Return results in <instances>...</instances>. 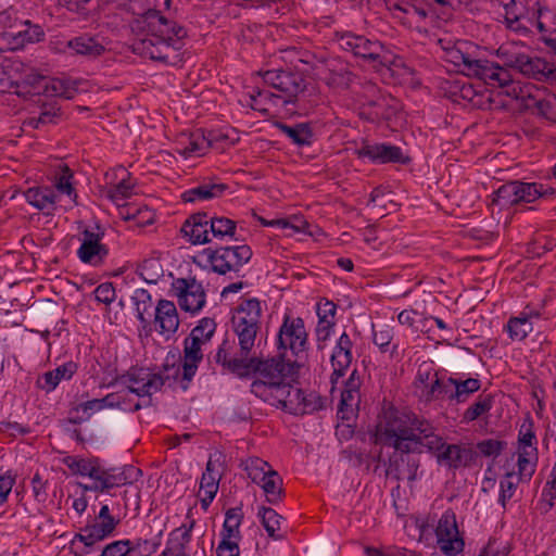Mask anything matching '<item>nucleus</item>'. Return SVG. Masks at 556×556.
I'll use <instances>...</instances> for the list:
<instances>
[{"label": "nucleus", "instance_id": "nucleus-1", "mask_svg": "<svg viewBox=\"0 0 556 556\" xmlns=\"http://www.w3.org/2000/svg\"><path fill=\"white\" fill-rule=\"evenodd\" d=\"M261 317L262 308L257 299L243 300L236 308L231 318V329L236 338L232 342L224 340L214 357L224 370L231 374L248 362L249 357L257 354Z\"/></svg>", "mask_w": 556, "mask_h": 556}, {"label": "nucleus", "instance_id": "nucleus-2", "mask_svg": "<svg viewBox=\"0 0 556 556\" xmlns=\"http://www.w3.org/2000/svg\"><path fill=\"white\" fill-rule=\"evenodd\" d=\"M376 442L394 450L421 453L433 448L438 439L435 428L428 419L409 410L390 408L376 427Z\"/></svg>", "mask_w": 556, "mask_h": 556}, {"label": "nucleus", "instance_id": "nucleus-3", "mask_svg": "<svg viewBox=\"0 0 556 556\" xmlns=\"http://www.w3.org/2000/svg\"><path fill=\"white\" fill-rule=\"evenodd\" d=\"M303 366L299 359H291L287 354L278 352V355L263 358L257 354L249 357V361L241 364L239 369L231 374L241 379H247L253 375L270 382H278L279 387H285L290 381H295L299 370Z\"/></svg>", "mask_w": 556, "mask_h": 556}, {"label": "nucleus", "instance_id": "nucleus-4", "mask_svg": "<svg viewBox=\"0 0 556 556\" xmlns=\"http://www.w3.org/2000/svg\"><path fill=\"white\" fill-rule=\"evenodd\" d=\"M277 349L278 352L285 354L289 350L295 357L294 359L303 363V359L306 358L307 332L301 317L285 316L277 336Z\"/></svg>", "mask_w": 556, "mask_h": 556}, {"label": "nucleus", "instance_id": "nucleus-5", "mask_svg": "<svg viewBox=\"0 0 556 556\" xmlns=\"http://www.w3.org/2000/svg\"><path fill=\"white\" fill-rule=\"evenodd\" d=\"M334 40L342 50L351 52L355 56L378 62L381 65L387 62L388 51L378 40H369L365 36L351 31H337Z\"/></svg>", "mask_w": 556, "mask_h": 556}, {"label": "nucleus", "instance_id": "nucleus-6", "mask_svg": "<svg viewBox=\"0 0 556 556\" xmlns=\"http://www.w3.org/2000/svg\"><path fill=\"white\" fill-rule=\"evenodd\" d=\"M480 387L481 382L476 378L460 380L450 377L446 380L437 379L430 389L425 390L424 395L426 396V402H432L440 399L441 395H447L450 401L464 403Z\"/></svg>", "mask_w": 556, "mask_h": 556}, {"label": "nucleus", "instance_id": "nucleus-7", "mask_svg": "<svg viewBox=\"0 0 556 556\" xmlns=\"http://www.w3.org/2000/svg\"><path fill=\"white\" fill-rule=\"evenodd\" d=\"M142 476V471L132 466L125 465L118 468L99 467V473L96 482L89 485H83L85 491L108 492L113 488H118L137 482Z\"/></svg>", "mask_w": 556, "mask_h": 556}, {"label": "nucleus", "instance_id": "nucleus-8", "mask_svg": "<svg viewBox=\"0 0 556 556\" xmlns=\"http://www.w3.org/2000/svg\"><path fill=\"white\" fill-rule=\"evenodd\" d=\"M170 291L177 298L180 308L186 312L197 313L205 305L204 288L194 277L174 279Z\"/></svg>", "mask_w": 556, "mask_h": 556}, {"label": "nucleus", "instance_id": "nucleus-9", "mask_svg": "<svg viewBox=\"0 0 556 556\" xmlns=\"http://www.w3.org/2000/svg\"><path fill=\"white\" fill-rule=\"evenodd\" d=\"M435 438L438 442L432 444L433 448H427V451L435 456L440 465H445L450 469H458L472 464L476 457L472 448L462 444H447L438 433H435Z\"/></svg>", "mask_w": 556, "mask_h": 556}, {"label": "nucleus", "instance_id": "nucleus-10", "mask_svg": "<svg viewBox=\"0 0 556 556\" xmlns=\"http://www.w3.org/2000/svg\"><path fill=\"white\" fill-rule=\"evenodd\" d=\"M277 402L282 409L292 415H304L318 410L323 407L321 399L314 394H305L300 388L288 383L283 392L277 394Z\"/></svg>", "mask_w": 556, "mask_h": 556}, {"label": "nucleus", "instance_id": "nucleus-11", "mask_svg": "<svg viewBox=\"0 0 556 556\" xmlns=\"http://www.w3.org/2000/svg\"><path fill=\"white\" fill-rule=\"evenodd\" d=\"M437 545L445 556H456L464 551L465 542L459 533L455 514L445 511L435 529Z\"/></svg>", "mask_w": 556, "mask_h": 556}, {"label": "nucleus", "instance_id": "nucleus-12", "mask_svg": "<svg viewBox=\"0 0 556 556\" xmlns=\"http://www.w3.org/2000/svg\"><path fill=\"white\" fill-rule=\"evenodd\" d=\"M263 79L286 97L285 103L293 102V99L306 88L303 75L290 70L266 71Z\"/></svg>", "mask_w": 556, "mask_h": 556}, {"label": "nucleus", "instance_id": "nucleus-13", "mask_svg": "<svg viewBox=\"0 0 556 556\" xmlns=\"http://www.w3.org/2000/svg\"><path fill=\"white\" fill-rule=\"evenodd\" d=\"M182 48V42L165 41L153 36H148L135 45V51H140L151 60L166 64H175L178 61V51Z\"/></svg>", "mask_w": 556, "mask_h": 556}, {"label": "nucleus", "instance_id": "nucleus-14", "mask_svg": "<svg viewBox=\"0 0 556 556\" xmlns=\"http://www.w3.org/2000/svg\"><path fill=\"white\" fill-rule=\"evenodd\" d=\"M119 381L138 396H150L162 389L161 379L144 368L131 367L121 376Z\"/></svg>", "mask_w": 556, "mask_h": 556}, {"label": "nucleus", "instance_id": "nucleus-15", "mask_svg": "<svg viewBox=\"0 0 556 556\" xmlns=\"http://www.w3.org/2000/svg\"><path fill=\"white\" fill-rule=\"evenodd\" d=\"M142 15L151 31L149 36L164 39L165 41L177 39L179 42L187 36V30L182 26L167 20L159 10L148 9Z\"/></svg>", "mask_w": 556, "mask_h": 556}, {"label": "nucleus", "instance_id": "nucleus-16", "mask_svg": "<svg viewBox=\"0 0 556 556\" xmlns=\"http://www.w3.org/2000/svg\"><path fill=\"white\" fill-rule=\"evenodd\" d=\"M43 31L38 25H31L27 21L14 20V25H9L2 34V39L7 41L11 50H20L26 43H34L40 41L43 37Z\"/></svg>", "mask_w": 556, "mask_h": 556}, {"label": "nucleus", "instance_id": "nucleus-17", "mask_svg": "<svg viewBox=\"0 0 556 556\" xmlns=\"http://www.w3.org/2000/svg\"><path fill=\"white\" fill-rule=\"evenodd\" d=\"M361 386L362 378L358 375L357 369H354L344 383V389L341 393V400L338 405V416L342 420L349 421L356 416L361 403Z\"/></svg>", "mask_w": 556, "mask_h": 556}, {"label": "nucleus", "instance_id": "nucleus-18", "mask_svg": "<svg viewBox=\"0 0 556 556\" xmlns=\"http://www.w3.org/2000/svg\"><path fill=\"white\" fill-rule=\"evenodd\" d=\"M413 452H404L403 450H394L389 457V464L386 470L387 476L392 477L396 481L407 479L414 481L417 478L419 460L410 456Z\"/></svg>", "mask_w": 556, "mask_h": 556}, {"label": "nucleus", "instance_id": "nucleus-19", "mask_svg": "<svg viewBox=\"0 0 556 556\" xmlns=\"http://www.w3.org/2000/svg\"><path fill=\"white\" fill-rule=\"evenodd\" d=\"M358 157H367L375 163H401L406 164L409 157L404 156L400 147L386 143L363 144L355 151Z\"/></svg>", "mask_w": 556, "mask_h": 556}, {"label": "nucleus", "instance_id": "nucleus-20", "mask_svg": "<svg viewBox=\"0 0 556 556\" xmlns=\"http://www.w3.org/2000/svg\"><path fill=\"white\" fill-rule=\"evenodd\" d=\"M352 346L353 343L350 337L343 332L340 336L330 357V363L332 366L330 381L333 386L346 374V370L352 364Z\"/></svg>", "mask_w": 556, "mask_h": 556}, {"label": "nucleus", "instance_id": "nucleus-21", "mask_svg": "<svg viewBox=\"0 0 556 556\" xmlns=\"http://www.w3.org/2000/svg\"><path fill=\"white\" fill-rule=\"evenodd\" d=\"M518 72L538 81L556 83V66L539 56L525 54Z\"/></svg>", "mask_w": 556, "mask_h": 556}, {"label": "nucleus", "instance_id": "nucleus-22", "mask_svg": "<svg viewBox=\"0 0 556 556\" xmlns=\"http://www.w3.org/2000/svg\"><path fill=\"white\" fill-rule=\"evenodd\" d=\"M201 345L202 343L190 336L185 339L181 372V389L185 391L189 388V384L197 372L198 365L203 359Z\"/></svg>", "mask_w": 556, "mask_h": 556}, {"label": "nucleus", "instance_id": "nucleus-23", "mask_svg": "<svg viewBox=\"0 0 556 556\" xmlns=\"http://www.w3.org/2000/svg\"><path fill=\"white\" fill-rule=\"evenodd\" d=\"M83 242L77 251L78 257L84 263L98 264L108 255V249L101 243L103 232H94L85 229Z\"/></svg>", "mask_w": 556, "mask_h": 556}, {"label": "nucleus", "instance_id": "nucleus-24", "mask_svg": "<svg viewBox=\"0 0 556 556\" xmlns=\"http://www.w3.org/2000/svg\"><path fill=\"white\" fill-rule=\"evenodd\" d=\"M118 523L119 521L110 520V522H105L94 518L90 523L80 529V532L75 535L74 542L78 541L86 548H91L96 543L110 536Z\"/></svg>", "mask_w": 556, "mask_h": 556}, {"label": "nucleus", "instance_id": "nucleus-25", "mask_svg": "<svg viewBox=\"0 0 556 556\" xmlns=\"http://www.w3.org/2000/svg\"><path fill=\"white\" fill-rule=\"evenodd\" d=\"M181 232L189 238L192 244H204L212 241L210 237V223L206 213L191 215L182 225Z\"/></svg>", "mask_w": 556, "mask_h": 556}, {"label": "nucleus", "instance_id": "nucleus-26", "mask_svg": "<svg viewBox=\"0 0 556 556\" xmlns=\"http://www.w3.org/2000/svg\"><path fill=\"white\" fill-rule=\"evenodd\" d=\"M446 58L448 62L459 67L462 73L472 77L476 76L482 61L468 52L467 42H457L454 47L446 49Z\"/></svg>", "mask_w": 556, "mask_h": 556}, {"label": "nucleus", "instance_id": "nucleus-27", "mask_svg": "<svg viewBox=\"0 0 556 556\" xmlns=\"http://www.w3.org/2000/svg\"><path fill=\"white\" fill-rule=\"evenodd\" d=\"M390 97L378 93L376 97L366 99L362 104L359 116L370 122H379L388 119L393 114L394 110L390 105Z\"/></svg>", "mask_w": 556, "mask_h": 556}, {"label": "nucleus", "instance_id": "nucleus-28", "mask_svg": "<svg viewBox=\"0 0 556 556\" xmlns=\"http://www.w3.org/2000/svg\"><path fill=\"white\" fill-rule=\"evenodd\" d=\"M154 320L159 324L160 333H174L179 326L177 308L172 301L160 300L154 308Z\"/></svg>", "mask_w": 556, "mask_h": 556}, {"label": "nucleus", "instance_id": "nucleus-29", "mask_svg": "<svg viewBox=\"0 0 556 556\" xmlns=\"http://www.w3.org/2000/svg\"><path fill=\"white\" fill-rule=\"evenodd\" d=\"M479 67L475 77L484 80L488 85L502 88L513 81V77L508 71L509 67L488 60H482Z\"/></svg>", "mask_w": 556, "mask_h": 556}, {"label": "nucleus", "instance_id": "nucleus-30", "mask_svg": "<svg viewBox=\"0 0 556 556\" xmlns=\"http://www.w3.org/2000/svg\"><path fill=\"white\" fill-rule=\"evenodd\" d=\"M219 473L215 472L212 460L206 464L205 471L200 481L198 497L200 498L202 508L206 509L214 500L218 491Z\"/></svg>", "mask_w": 556, "mask_h": 556}, {"label": "nucleus", "instance_id": "nucleus-31", "mask_svg": "<svg viewBox=\"0 0 556 556\" xmlns=\"http://www.w3.org/2000/svg\"><path fill=\"white\" fill-rule=\"evenodd\" d=\"M438 20H442V11H438L431 4L414 2L412 7V18L409 27L426 28L428 26H439Z\"/></svg>", "mask_w": 556, "mask_h": 556}, {"label": "nucleus", "instance_id": "nucleus-32", "mask_svg": "<svg viewBox=\"0 0 556 556\" xmlns=\"http://www.w3.org/2000/svg\"><path fill=\"white\" fill-rule=\"evenodd\" d=\"M516 187L517 205L521 203H532L540 198L553 195L555 193L553 188L545 187L538 182L516 180Z\"/></svg>", "mask_w": 556, "mask_h": 556}, {"label": "nucleus", "instance_id": "nucleus-33", "mask_svg": "<svg viewBox=\"0 0 556 556\" xmlns=\"http://www.w3.org/2000/svg\"><path fill=\"white\" fill-rule=\"evenodd\" d=\"M26 201L40 211H53L55 208V193L48 187L29 188L25 191Z\"/></svg>", "mask_w": 556, "mask_h": 556}, {"label": "nucleus", "instance_id": "nucleus-34", "mask_svg": "<svg viewBox=\"0 0 556 556\" xmlns=\"http://www.w3.org/2000/svg\"><path fill=\"white\" fill-rule=\"evenodd\" d=\"M76 364L70 362L62 366H59L54 370L47 371L37 381L38 387L47 392L52 391L56 388L59 382L63 379H71L76 371Z\"/></svg>", "mask_w": 556, "mask_h": 556}, {"label": "nucleus", "instance_id": "nucleus-35", "mask_svg": "<svg viewBox=\"0 0 556 556\" xmlns=\"http://www.w3.org/2000/svg\"><path fill=\"white\" fill-rule=\"evenodd\" d=\"M228 186L225 184H203L189 189L181 194L184 202H194L197 200H210L220 197Z\"/></svg>", "mask_w": 556, "mask_h": 556}, {"label": "nucleus", "instance_id": "nucleus-36", "mask_svg": "<svg viewBox=\"0 0 556 556\" xmlns=\"http://www.w3.org/2000/svg\"><path fill=\"white\" fill-rule=\"evenodd\" d=\"M354 79V74L346 64L341 62L332 64L328 68L326 84L337 89H348Z\"/></svg>", "mask_w": 556, "mask_h": 556}, {"label": "nucleus", "instance_id": "nucleus-37", "mask_svg": "<svg viewBox=\"0 0 556 556\" xmlns=\"http://www.w3.org/2000/svg\"><path fill=\"white\" fill-rule=\"evenodd\" d=\"M191 529H176L167 540L166 548L161 556H187L186 546L191 540Z\"/></svg>", "mask_w": 556, "mask_h": 556}, {"label": "nucleus", "instance_id": "nucleus-38", "mask_svg": "<svg viewBox=\"0 0 556 556\" xmlns=\"http://www.w3.org/2000/svg\"><path fill=\"white\" fill-rule=\"evenodd\" d=\"M260 484L266 494L268 503L277 504L281 501L283 495L282 478L276 470L269 468L265 479Z\"/></svg>", "mask_w": 556, "mask_h": 556}, {"label": "nucleus", "instance_id": "nucleus-39", "mask_svg": "<svg viewBox=\"0 0 556 556\" xmlns=\"http://www.w3.org/2000/svg\"><path fill=\"white\" fill-rule=\"evenodd\" d=\"M65 464L74 473L88 476L92 482H96L100 467L99 458L67 457Z\"/></svg>", "mask_w": 556, "mask_h": 556}, {"label": "nucleus", "instance_id": "nucleus-40", "mask_svg": "<svg viewBox=\"0 0 556 556\" xmlns=\"http://www.w3.org/2000/svg\"><path fill=\"white\" fill-rule=\"evenodd\" d=\"M276 126L298 146H309L312 143L313 131L308 124L301 123L289 126L283 123H277Z\"/></svg>", "mask_w": 556, "mask_h": 556}, {"label": "nucleus", "instance_id": "nucleus-41", "mask_svg": "<svg viewBox=\"0 0 556 556\" xmlns=\"http://www.w3.org/2000/svg\"><path fill=\"white\" fill-rule=\"evenodd\" d=\"M202 255L206 257V261L211 265L213 271L220 275H225L226 273L231 271L227 247L217 249L206 248L203 250Z\"/></svg>", "mask_w": 556, "mask_h": 556}, {"label": "nucleus", "instance_id": "nucleus-42", "mask_svg": "<svg viewBox=\"0 0 556 556\" xmlns=\"http://www.w3.org/2000/svg\"><path fill=\"white\" fill-rule=\"evenodd\" d=\"M39 88L48 97H63L72 99L75 89L70 86L66 80L59 78H46L41 77L39 81Z\"/></svg>", "mask_w": 556, "mask_h": 556}, {"label": "nucleus", "instance_id": "nucleus-43", "mask_svg": "<svg viewBox=\"0 0 556 556\" xmlns=\"http://www.w3.org/2000/svg\"><path fill=\"white\" fill-rule=\"evenodd\" d=\"M68 47L75 51L76 54L97 58L104 52V47L99 43L94 38L88 36H80L68 41Z\"/></svg>", "mask_w": 556, "mask_h": 556}, {"label": "nucleus", "instance_id": "nucleus-44", "mask_svg": "<svg viewBox=\"0 0 556 556\" xmlns=\"http://www.w3.org/2000/svg\"><path fill=\"white\" fill-rule=\"evenodd\" d=\"M529 100L526 102V109L533 110L535 109L539 115L544 116L545 118L552 119L555 117V105H556V97L552 98H540L538 94V90L534 89Z\"/></svg>", "mask_w": 556, "mask_h": 556}, {"label": "nucleus", "instance_id": "nucleus-45", "mask_svg": "<svg viewBox=\"0 0 556 556\" xmlns=\"http://www.w3.org/2000/svg\"><path fill=\"white\" fill-rule=\"evenodd\" d=\"M242 519L243 514L241 507L228 509L226 511V518L223 525L222 538L235 539L239 541L241 539L239 528Z\"/></svg>", "mask_w": 556, "mask_h": 556}, {"label": "nucleus", "instance_id": "nucleus-46", "mask_svg": "<svg viewBox=\"0 0 556 556\" xmlns=\"http://www.w3.org/2000/svg\"><path fill=\"white\" fill-rule=\"evenodd\" d=\"M250 391L255 396L268 402L271 399L277 400V394H280L281 391L283 392V387H279L278 382H270L258 378L251 383Z\"/></svg>", "mask_w": 556, "mask_h": 556}, {"label": "nucleus", "instance_id": "nucleus-47", "mask_svg": "<svg viewBox=\"0 0 556 556\" xmlns=\"http://www.w3.org/2000/svg\"><path fill=\"white\" fill-rule=\"evenodd\" d=\"M258 517L261 518L262 525L270 538L275 540L282 538V534L278 533L280 530L282 517L278 515L275 509L270 507H261L258 510Z\"/></svg>", "mask_w": 556, "mask_h": 556}, {"label": "nucleus", "instance_id": "nucleus-48", "mask_svg": "<svg viewBox=\"0 0 556 556\" xmlns=\"http://www.w3.org/2000/svg\"><path fill=\"white\" fill-rule=\"evenodd\" d=\"M132 299L137 306L138 318L146 328L150 325V318L153 315L151 295L146 289H138Z\"/></svg>", "mask_w": 556, "mask_h": 556}, {"label": "nucleus", "instance_id": "nucleus-49", "mask_svg": "<svg viewBox=\"0 0 556 556\" xmlns=\"http://www.w3.org/2000/svg\"><path fill=\"white\" fill-rule=\"evenodd\" d=\"M386 8L392 16L399 20L403 25L408 26L412 18V7L414 2L410 0H384Z\"/></svg>", "mask_w": 556, "mask_h": 556}, {"label": "nucleus", "instance_id": "nucleus-50", "mask_svg": "<svg viewBox=\"0 0 556 556\" xmlns=\"http://www.w3.org/2000/svg\"><path fill=\"white\" fill-rule=\"evenodd\" d=\"M241 467L247 471L249 478L254 483H261V481L265 479L267 470L271 468L267 462L258 457L247 458L241 463Z\"/></svg>", "mask_w": 556, "mask_h": 556}, {"label": "nucleus", "instance_id": "nucleus-51", "mask_svg": "<svg viewBox=\"0 0 556 556\" xmlns=\"http://www.w3.org/2000/svg\"><path fill=\"white\" fill-rule=\"evenodd\" d=\"M496 56L502 61V66L518 71L525 53L519 52L514 45H502L496 50Z\"/></svg>", "mask_w": 556, "mask_h": 556}, {"label": "nucleus", "instance_id": "nucleus-52", "mask_svg": "<svg viewBox=\"0 0 556 556\" xmlns=\"http://www.w3.org/2000/svg\"><path fill=\"white\" fill-rule=\"evenodd\" d=\"M210 235L213 238L223 239L225 237L232 238L236 232V223L227 217L208 218Z\"/></svg>", "mask_w": 556, "mask_h": 556}, {"label": "nucleus", "instance_id": "nucleus-53", "mask_svg": "<svg viewBox=\"0 0 556 556\" xmlns=\"http://www.w3.org/2000/svg\"><path fill=\"white\" fill-rule=\"evenodd\" d=\"M536 448L527 450L519 448L518 450V470L520 479L527 478L530 479L535 470V462H536Z\"/></svg>", "mask_w": 556, "mask_h": 556}, {"label": "nucleus", "instance_id": "nucleus-54", "mask_svg": "<svg viewBox=\"0 0 556 556\" xmlns=\"http://www.w3.org/2000/svg\"><path fill=\"white\" fill-rule=\"evenodd\" d=\"M506 329L511 340L522 341L533 330V327L532 321L519 315L509 318Z\"/></svg>", "mask_w": 556, "mask_h": 556}, {"label": "nucleus", "instance_id": "nucleus-55", "mask_svg": "<svg viewBox=\"0 0 556 556\" xmlns=\"http://www.w3.org/2000/svg\"><path fill=\"white\" fill-rule=\"evenodd\" d=\"M516 180L502 185L494 193L492 204L501 206L517 205Z\"/></svg>", "mask_w": 556, "mask_h": 556}, {"label": "nucleus", "instance_id": "nucleus-56", "mask_svg": "<svg viewBox=\"0 0 556 556\" xmlns=\"http://www.w3.org/2000/svg\"><path fill=\"white\" fill-rule=\"evenodd\" d=\"M60 174H58L54 178V187L61 193H65L73 199L76 203L77 193L73 187L71 179L73 178V172L66 164L60 165Z\"/></svg>", "mask_w": 556, "mask_h": 556}, {"label": "nucleus", "instance_id": "nucleus-57", "mask_svg": "<svg viewBox=\"0 0 556 556\" xmlns=\"http://www.w3.org/2000/svg\"><path fill=\"white\" fill-rule=\"evenodd\" d=\"M440 379L438 371L430 368L429 366L421 365L418 368L416 378H415V387L419 390V396L426 402L425 390L430 389L432 383Z\"/></svg>", "mask_w": 556, "mask_h": 556}, {"label": "nucleus", "instance_id": "nucleus-58", "mask_svg": "<svg viewBox=\"0 0 556 556\" xmlns=\"http://www.w3.org/2000/svg\"><path fill=\"white\" fill-rule=\"evenodd\" d=\"M211 147V140L202 132H193L190 135L189 143L184 148L181 153L188 157L191 155H203Z\"/></svg>", "mask_w": 556, "mask_h": 556}, {"label": "nucleus", "instance_id": "nucleus-59", "mask_svg": "<svg viewBox=\"0 0 556 556\" xmlns=\"http://www.w3.org/2000/svg\"><path fill=\"white\" fill-rule=\"evenodd\" d=\"M493 405V396L491 394L480 395L477 401L470 405L464 413V420L473 421L483 414L488 413Z\"/></svg>", "mask_w": 556, "mask_h": 556}, {"label": "nucleus", "instance_id": "nucleus-60", "mask_svg": "<svg viewBox=\"0 0 556 556\" xmlns=\"http://www.w3.org/2000/svg\"><path fill=\"white\" fill-rule=\"evenodd\" d=\"M228 248V260L231 270H238L243 264L248 263L252 257V250L249 245H237Z\"/></svg>", "mask_w": 556, "mask_h": 556}, {"label": "nucleus", "instance_id": "nucleus-61", "mask_svg": "<svg viewBox=\"0 0 556 556\" xmlns=\"http://www.w3.org/2000/svg\"><path fill=\"white\" fill-rule=\"evenodd\" d=\"M215 330L216 323L214 321V319L205 317L199 321V325L191 330L189 336L194 338V340H198L200 343L204 344L211 340V338L215 333Z\"/></svg>", "mask_w": 556, "mask_h": 556}, {"label": "nucleus", "instance_id": "nucleus-62", "mask_svg": "<svg viewBox=\"0 0 556 556\" xmlns=\"http://www.w3.org/2000/svg\"><path fill=\"white\" fill-rule=\"evenodd\" d=\"M502 89L505 96L521 101L526 106V102L530 99L535 87L532 85L521 86L519 83L511 81L502 87Z\"/></svg>", "mask_w": 556, "mask_h": 556}, {"label": "nucleus", "instance_id": "nucleus-63", "mask_svg": "<svg viewBox=\"0 0 556 556\" xmlns=\"http://www.w3.org/2000/svg\"><path fill=\"white\" fill-rule=\"evenodd\" d=\"M159 545V543L150 540H128V556H152L157 551Z\"/></svg>", "mask_w": 556, "mask_h": 556}, {"label": "nucleus", "instance_id": "nucleus-64", "mask_svg": "<svg viewBox=\"0 0 556 556\" xmlns=\"http://www.w3.org/2000/svg\"><path fill=\"white\" fill-rule=\"evenodd\" d=\"M161 271V265L155 260H146L139 266V275L148 283H156Z\"/></svg>", "mask_w": 556, "mask_h": 556}]
</instances>
